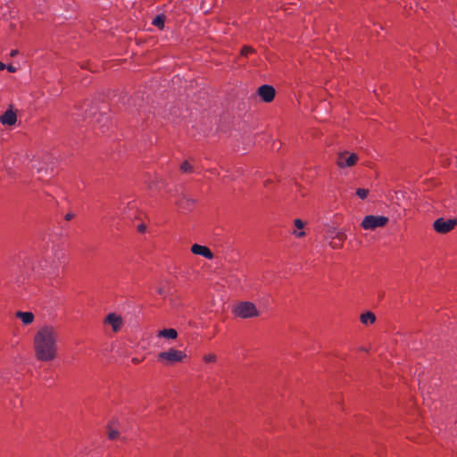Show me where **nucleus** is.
Masks as SVG:
<instances>
[{
    "label": "nucleus",
    "instance_id": "nucleus-14",
    "mask_svg": "<svg viewBox=\"0 0 457 457\" xmlns=\"http://www.w3.org/2000/svg\"><path fill=\"white\" fill-rule=\"evenodd\" d=\"M158 337L168 339H175L178 337V332L174 328H165L158 332Z\"/></svg>",
    "mask_w": 457,
    "mask_h": 457
},
{
    "label": "nucleus",
    "instance_id": "nucleus-31",
    "mask_svg": "<svg viewBox=\"0 0 457 457\" xmlns=\"http://www.w3.org/2000/svg\"><path fill=\"white\" fill-rule=\"evenodd\" d=\"M6 68L5 64L0 62V71H3Z\"/></svg>",
    "mask_w": 457,
    "mask_h": 457
},
{
    "label": "nucleus",
    "instance_id": "nucleus-9",
    "mask_svg": "<svg viewBox=\"0 0 457 457\" xmlns=\"http://www.w3.org/2000/svg\"><path fill=\"white\" fill-rule=\"evenodd\" d=\"M195 200L188 195H183L179 201H177L176 204L179 209L182 212H189L192 210Z\"/></svg>",
    "mask_w": 457,
    "mask_h": 457
},
{
    "label": "nucleus",
    "instance_id": "nucleus-12",
    "mask_svg": "<svg viewBox=\"0 0 457 457\" xmlns=\"http://www.w3.org/2000/svg\"><path fill=\"white\" fill-rule=\"evenodd\" d=\"M0 121L3 125L12 126L17 121L16 113L12 109H8L3 115L0 116Z\"/></svg>",
    "mask_w": 457,
    "mask_h": 457
},
{
    "label": "nucleus",
    "instance_id": "nucleus-2",
    "mask_svg": "<svg viewBox=\"0 0 457 457\" xmlns=\"http://www.w3.org/2000/svg\"><path fill=\"white\" fill-rule=\"evenodd\" d=\"M64 257V253L57 247H53L51 254L47 255L45 260L39 263L38 267H36L34 263L29 260H26L23 263L24 270L28 272L31 270L32 272L40 276L41 271L46 270V273H55L58 270L59 264L62 259Z\"/></svg>",
    "mask_w": 457,
    "mask_h": 457
},
{
    "label": "nucleus",
    "instance_id": "nucleus-30",
    "mask_svg": "<svg viewBox=\"0 0 457 457\" xmlns=\"http://www.w3.org/2000/svg\"><path fill=\"white\" fill-rule=\"evenodd\" d=\"M17 54H18V50H12V51L11 52V54H11V56H12V57H13V56H15Z\"/></svg>",
    "mask_w": 457,
    "mask_h": 457
},
{
    "label": "nucleus",
    "instance_id": "nucleus-11",
    "mask_svg": "<svg viewBox=\"0 0 457 457\" xmlns=\"http://www.w3.org/2000/svg\"><path fill=\"white\" fill-rule=\"evenodd\" d=\"M191 252L194 254L202 255L209 260H212L213 258V253L207 246L201 245L198 244H195L191 246Z\"/></svg>",
    "mask_w": 457,
    "mask_h": 457
},
{
    "label": "nucleus",
    "instance_id": "nucleus-3",
    "mask_svg": "<svg viewBox=\"0 0 457 457\" xmlns=\"http://www.w3.org/2000/svg\"><path fill=\"white\" fill-rule=\"evenodd\" d=\"M232 313L240 319H252L260 316V312L252 302H240L234 306Z\"/></svg>",
    "mask_w": 457,
    "mask_h": 457
},
{
    "label": "nucleus",
    "instance_id": "nucleus-26",
    "mask_svg": "<svg viewBox=\"0 0 457 457\" xmlns=\"http://www.w3.org/2000/svg\"><path fill=\"white\" fill-rule=\"evenodd\" d=\"M7 70L9 72H15L16 71V68L12 65H8L7 67Z\"/></svg>",
    "mask_w": 457,
    "mask_h": 457
},
{
    "label": "nucleus",
    "instance_id": "nucleus-1",
    "mask_svg": "<svg viewBox=\"0 0 457 457\" xmlns=\"http://www.w3.org/2000/svg\"><path fill=\"white\" fill-rule=\"evenodd\" d=\"M58 331L55 328L45 325L34 336L33 348L36 358L40 361H51L57 356Z\"/></svg>",
    "mask_w": 457,
    "mask_h": 457
},
{
    "label": "nucleus",
    "instance_id": "nucleus-13",
    "mask_svg": "<svg viewBox=\"0 0 457 457\" xmlns=\"http://www.w3.org/2000/svg\"><path fill=\"white\" fill-rule=\"evenodd\" d=\"M15 316L19 318L24 325H29L34 320V314L31 312L19 311L15 313Z\"/></svg>",
    "mask_w": 457,
    "mask_h": 457
},
{
    "label": "nucleus",
    "instance_id": "nucleus-8",
    "mask_svg": "<svg viewBox=\"0 0 457 457\" xmlns=\"http://www.w3.org/2000/svg\"><path fill=\"white\" fill-rule=\"evenodd\" d=\"M258 96L266 103L271 102L275 97V89L272 86L262 85L257 90Z\"/></svg>",
    "mask_w": 457,
    "mask_h": 457
},
{
    "label": "nucleus",
    "instance_id": "nucleus-17",
    "mask_svg": "<svg viewBox=\"0 0 457 457\" xmlns=\"http://www.w3.org/2000/svg\"><path fill=\"white\" fill-rule=\"evenodd\" d=\"M165 22V16L162 14L157 15L154 18L152 23L159 29H163Z\"/></svg>",
    "mask_w": 457,
    "mask_h": 457
},
{
    "label": "nucleus",
    "instance_id": "nucleus-16",
    "mask_svg": "<svg viewBox=\"0 0 457 457\" xmlns=\"http://www.w3.org/2000/svg\"><path fill=\"white\" fill-rule=\"evenodd\" d=\"M376 320V316L374 313L370 312H367L361 315V321L364 325H369L374 323Z\"/></svg>",
    "mask_w": 457,
    "mask_h": 457
},
{
    "label": "nucleus",
    "instance_id": "nucleus-21",
    "mask_svg": "<svg viewBox=\"0 0 457 457\" xmlns=\"http://www.w3.org/2000/svg\"><path fill=\"white\" fill-rule=\"evenodd\" d=\"M217 360V356L214 353H208L204 356V361L205 362H215Z\"/></svg>",
    "mask_w": 457,
    "mask_h": 457
},
{
    "label": "nucleus",
    "instance_id": "nucleus-24",
    "mask_svg": "<svg viewBox=\"0 0 457 457\" xmlns=\"http://www.w3.org/2000/svg\"><path fill=\"white\" fill-rule=\"evenodd\" d=\"M342 243L343 242H336L335 240L332 239V241L329 242V245L333 248H341L342 247Z\"/></svg>",
    "mask_w": 457,
    "mask_h": 457
},
{
    "label": "nucleus",
    "instance_id": "nucleus-4",
    "mask_svg": "<svg viewBox=\"0 0 457 457\" xmlns=\"http://www.w3.org/2000/svg\"><path fill=\"white\" fill-rule=\"evenodd\" d=\"M187 357L186 353L175 348H170L168 351L162 352L158 354V361L165 365L181 362Z\"/></svg>",
    "mask_w": 457,
    "mask_h": 457
},
{
    "label": "nucleus",
    "instance_id": "nucleus-10",
    "mask_svg": "<svg viewBox=\"0 0 457 457\" xmlns=\"http://www.w3.org/2000/svg\"><path fill=\"white\" fill-rule=\"evenodd\" d=\"M105 322L112 327L114 332L119 331L123 324L122 318L115 313H109L105 318Z\"/></svg>",
    "mask_w": 457,
    "mask_h": 457
},
{
    "label": "nucleus",
    "instance_id": "nucleus-25",
    "mask_svg": "<svg viewBox=\"0 0 457 457\" xmlns=\"http://www.w3.org/2000/svg\"><path fill=\"white\" fill-rule=\"evenodd\" d=\"M74 216H75L74 213L69 212V213H67L65 215V220H72L74 218Z\"/></svg>",
    "mask_w": 457,
    "mask_h": 457
},
{
    "label": "nucleus",
    "instance_id": "nucleus-15",
    "mask_svg": "<svg viewBox=\"0 0 457 457\" xmlns=\"http://www.w3.org/2000/svg\"><path fill=\"white\" fill-rule=\"evenodd\" d=\"M294 224H295V227L296 228L295 230L293 231V234L296 237H303L305 236V232L303 230H302L304 227V223L302 220L300 219H295L294 220Z\"/></svg>",
    "mask_w": 457,
    "mask_h": 457
},
{
    "label": "nucleus",
    "instance_id": "nucleus-18",
    "mask_svg": "<svg viewBox=\"0 0 457 457\" xmlns=\"http://www.w3.org/2000/svg\"><path fill=\"white\" fill-rule=\"evenodd\" d=\"M346 238L345 232L344 230H340L335 233V236L332 237L333 240H337L339 242H344Z\"/></svg>",
    "mask_w": 457,
    "mask_h": 457
},
{
    "label": "nucleus",
    "instance_id": "nucleus-22",
    "mask_svg": "<svg viewBox=\"0 0 457 457\" xmlns=\"http://www.w3.org/2000/svg\"><path fill=\"white\" fill-rule=\"evenodd\" d=\"M253 52H254V49H253V48H252V47H250V46H244V47L242 48V50H241V54H242L243 56H247L249 54H252V53H253Z\"/></svg>",
    "mask_w": 457,
    "mask_h": 457
},
{
    "label": "nucleus",
    "instance_id": "nucleus-5",
    "mask_svg": "<svg viewBox=\"0 0 457 457\" xmlns=\"http://www.w3.org/2000/svg\"><path fill=\"white\" fill-rule=\"evenodd\" d=\"M388 221V218L385 216L368 215L361 221V227L364 229H375L384 227Z\"/></svg>",
    "mask_w": 457,
    "mask_h": 457
},
{
    "label": "nucleus",
    "instance_id": "nucleus-29",
    "mask_svg": "<svg viewBox=\"0 0 457 457\" xmlns=\"http://www.w3.org/2000/svg\"><path fill=\"white\" fill-rule=\"evenodd\" d=\"M157 293H158L159 295H164V294H165V290H164V288H162V287H159V288L157 289Z\"/></svg>",
    "mask_w": 457,
    "mask_h": 457
},
{
    "label": "nucleus",
    "instance_id": "nucleus-6",
    "mask_svg": "<svg viewBox=\"0 0 457 457\" xmlns=\"http://www.w3.org/2000/svg\"><path fill=\"white\" fill-rule=\"evenodd\" d=\"M359 157L356 154H349L347 151L341 152L337 154V164L339 168L345 169L353 167Z\"/></svg>",
    "mask_w": 457,
    "mask_h": 457
},
{
    "label": "nucleus",
    "instance_id": "nucleus-23",
    "mask_svg": "<svg viewBox=\"0 0 457 457\" xmlns=\"http://www.w3.org/2000/svg\"><path fill=\"white\" fill-rule=\"evenodd\" d=\"M119 436V431L116 429L110 428L108 432V437L111 440L116 439Z\"/></svg>",
    "mask_w": 457,
    "mask_h": 457
},
{
    "label": "nucleus",
    "instance_id": "nucleus-28",
    "mask_svg": "<svg viewBox=\"0 0 457 457\" xmlns=\"http://www.w3.org/2000/svg\"><path fill=\"white\" fill-rule=\"evenodd\" d=\"M131 361H132V362H133V363H135V364H137V363L141 362V359H138V358H137V357L132 358V360H131Z\"/></svg>",
    "mask_w": 457,
    "mask_h": 457
},
{
    "label": "nucleus",
    "instance_id": "nucleus-27",
    "mask_svg": "<svg viewBox=\"0 0 457 457\" xmlns=\"http://www.w3.org/2000/svg\"><path fill=\"white\" fill-rule=\"evenodd\" d=\"M145 228H146V227L144 224H141V225L138 226V230L140 232H145Z\"/></svg>",
    "mask_w": 457,
    "mask_h": 457
},
{
    "label": "nucleus",
    "instance_id": "nucleus-7",
    "mask_svg": "<svg viewBox=\"0 0 457 457\" xmlns=\"http://www.w3.org/2000/svg\"><path fill=\"white\" fill-rule=\"evenodd\" d=\"M456 224V220L450 219L445 220L444 218H438L434 221L433 228L437 233L446 234L450 232Z\"/></svg>",
    "mask_w": 457,
    "mask_h": 457
},
{
    "label": "nucleus",
    "instance_id": "nucleus-19",
    "mask_svg": "<svg viewBox=\"0 0 457 457\" xmlns=\"http://www.w3.org/2000/svg\"><path fill=\"white\" fill-rule=\"evenodd\" d=\"M369 190L365 188H358L356 190V195L361 199H365L368 196Z\"/></svg>",
    "mask_w": 457,
    "mask_h": 457
},
{
    "label": "nucleus",
    "instance_id": "nucleus-20",
    "mask_svg": "<svg viewBox=\"0 0 457 457\" xmlns=\"http://www.w3.org/2000/svg\"><path fill=\"white\" fill-rule=\"evenodd\" d=\"M180 170L183 171V172H191L193 170V168L191 166V164L188 162H184L181 166H180Z\"/></svg>",
    "mask_w": 457,
    "mask_h": 457
}]
</instances>
